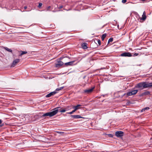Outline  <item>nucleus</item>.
<instances>
[{
	"instance_id": "nucleus-1",
	"label": "nucleus",
	"mask_w": 152,
	"mask_h": 152,
	"mask_svg": "<svg viewBox=\"0 0 152 152\" xmlns=\"http://www.w3.org/2000/svg\"><path fill=\"white\" fill-rule=\"evenodd\" d=\"M58 112V110L56 109L54 110L52 112L47 113L42 115L41 116L39 115V116L40 117H43L46 116H49L50 117H51L54 115H56Z\"/></svg>"
},
{
	"instance_id": "nucleus-2",
	"label": "nucleus",
	"mask_w": 152,
	"mask_h": 152,
	"mask_svg": "<svg viewBox=\"0 0 152 152\" xmlns=\"http://www.w3.org/2000/svg\"><path fill=\"white\" fill-rule=\"evenodd\" d=\"M145 82H142L138 83L135 86L136 88L143 89L146 88Z\"/></svg>"
},
{
	"instance_id": "nucleus-3",
	"label": "nucleus",
	"mask_w": 152,
	"mask_h": 152,
	"mask_svg": "<svg viewBox=\"0 0 152 152\" xmlns=\"http://www.w3.org/2000/svg\"><path fill=\"white\" fill-rule=\"evenodd\" d=\"M138 92V90H135L132 91H131L128 92L126 94V95L127 96H131L135 94Z\"/></svg>"
},
{
	"instance_id": "nucleus-4",
	"label": "nucleus",
	"mask_w": 152,
	"mask_h": 152,
	"mask_svg": "<svg viewBox=\"0 0 152 152\" xmlns=\"http://www.w3.org/2000/svg\"><path fill=\"white\" fill-rule=\"evenodd\" d=\"M124 133L121 131H117L115 133V135L117 137H121L124 135Z\"/></svg>"
},
{
	"instance_id": "nucleus-5",
	"label": "nucleus",
	"mask_w": 152,
	"mask_h": 152,
	"mask_svg": "<svg viewBox=\"0 0 152 152\" xmlns=\"http://www.w3.org/2000/svg\"><path fill=\"white\" fill-rule=\"evenodd\" d=\"M120 56H121L131 57L132 56L131 53L129 52H124L121 54Z\"/></svg>"
},
{
	"instance_id": "nucleus-6",
	"label": "nucleus",
	"mask_w": 152,
	"mask_h": 152,
	"mask_svg": "<svg viewBox=\"0 0 152 152\" xmlns=\"http://www.w3.org/2000/svg\"><path fill=\"white\" fill-rule=\"evenodd\" d=\"M64 64V63L63 62L58 60L57 61V63L55 64V66L56 67H58L63 65Z\"/></svg>"
},
{
	"instance_id": "nucleus-7",
	"label": "nucleus",
	"mask_w": 152,
	"mask_h": 152,
	"mask_svg": "<svg viewBox=\"0 0 152 152\" xmlns=\"http://www.w3.org/2000/svg\"><path fill=\"white\" fill-rule=\"evenodd\" d=\"M56 109L58 110V112L59 111V112L61 113L65 112L66 111L65 108H62L60 107H58L54 109L53 110H56Z\"/></svg>"
},
{
	"instance_id": "nucleus-8",
	"label": "nucleus",
	"mask_w": 152,
	"mask_h": 152,
	"mask_svg": "<svg viewBox=\"0 0 152 152\" xmlns=\"http://www.w3.org/2000/svg\"><path fill=\"white\" fill-rule=\"evenodd\" d=\"M20 59H16L14 60L11 65V66L12 67H14L16 64L19 62Z\"/></svg>"
},
{
	"instance_id": "nucleus-9",
	"label": "nucleus",
	"mask_w": 152,
	"mask_h": 152,
	"mask_svg": "<svg viewBox=\"0 0 152 152\" xmlns=\"http://www.w3.org/2000/svg\"><path fill=\"white\" fill-rule=\"evenodd\" d=\"M94 88L95 87H94L90 89L84 90V92L87 94L90 93L93 91Z\"/></svg>"
},
{
	"instance_id": "nucleus-10",
	"label": "nucleus",
	"mask_w": 152,
	"mask_h": 152,
	"mask_svg": "<svg viewBox=\"0 0 152 152\" xmlns=\"http://www.w3.org/2000/svg\"><path fill=\"white\" fill-rule=\"evenodd\" d=\"M57 93V92L55 91L53 92H52L48 94L46 96V97L48 98L52 96H53L55 94Z\"/></svg>"
},
{
	"instance_id": "nucleus-11",
	"label": "nucleus",
	"mask_w": 152,
	"mask_h": 152,
	"mask_svg": "<svg viewBox=\"0 0 152 152\" xmlns=\"http://www.w3.org/2000/svg\"><path fill=\"white\" fill-rule=\"evenodd\" d=\"M75 62V61H72L69 62L67 63H66L64 64V65L66 66H72L73 65V63Z\"/></svg>"
},
{
	"instance_id": "nucleus-12",
	"label": "nucleus",
	"mask_w": 152,
	"mask_h": 152,
	"mask_svg": "<svg viewBox=\"0 0 152 152\" xmlns=\"http://www.w3.org/2000/svg\"><path fill=\"white\" fill-rule=\"evenodd\" d=\"M146 18V13L145 11H144L143 12V14L142 15V17L140 18V20H145Z\"/></svg>"
},
{
	"instance_id": "nucleus-13",
	"label": "nucleus",
	"mask_w": 152,
	"mask_h": 152,
	"mask_svg": "<svg viewBox=\"0 0 152 152\" xmlns=\"http://www.w3.org/2000/svg\"><path fill=\"white\" fill-rule=\"evenodd\" d=\"M88 44L86 42L83 43L81 45V47L82 48L84 49H86L88 48L87 45Z\"/></svg>"
},
{
	"instance_id": "nucleus-14",
	"label": "nucleus",
	"mask_w": 152,
	"mask_h": 152,
	"mask_svg": "<svg viewBox=\"0 0 152 152\" xmlns=\"http://www.w3.org/2000/svg\"><path fill=\"white\" fill-rule=\"evenodd\" d=\"M81 106V105L80 104H78L76 106L73 105L72 108L74 109L76 111L77 110L80 108V107Z\"/></svg>"
},
{
	"instance_id": "nucleus-15",
	"label": "nucleus",
	"mask_w": 152,
	"mask_h": 152,
	"mask_svg": "<svg viewBox=\"0 0 152 152\" xmlns=\"http://www.w3.org/2000/svg\"><path fill=\"white\" fill-rule=\"evenodd\" d=\"M71 116L74 118H82L81 116L80 115H71Z\"/></svg>"
},
{
	"instance_id": "nucleus-16",
	"label": "nucleus",
	"mask_w": 152,
	"mask_h": 152,
	"mask_svg": "<svg viewBox=\"0 0 152 152\" xmlns=\"http://www.w3.org/2000/svg\"><path fill=\"white\" fill-rule=\"evenodd\" d=\"M73 107V105H69L67 106L65 108V109H66V111L69 110L71 109H72Z\"/></svg>"
},
{
	"instance_id": "nucleus-17",
	"label": "nucleus",
	"mask_w": 152,
	"mask_h": 152,
	"mask_svg": "<svg viewBox=\"0 0 152 152\" xmlns=\"http://www.w3.org/2000/svg\"><path fill=\"white\" fill-rule=\"evenodd\" d=\"M146 88L149 87H151L152 86V83H147L146 82H145Z\"/></svg>"
},
{
	"instance_id": "nucleus-18",
	"label": "nucleus",
	"mask_w": 152,
	"mask_h": 152,
	"mask_svg": "<svg viewBox=\"0 0 152 152\" xmlns=\"http://www.w3.org/2000/svg\"><path fill=\"white\" fill-rule=\"evenodd\" d=\"M150 94V92L148 91H147L146 92H144L142 93V96H144V95H148Z\"/></svg>"
},
{
	"instance_id": "nucleus-19",
	"label": "nucleus",
	"mask_w": 152,
	"mask_h": 152,
	"mask_svg": "<svg viewBox=\"0 0 152 152\" xmlns=\"http://www.w3.org/2000/svg\"><path fill=\"white\" fill-rule=\"evenodd\" d=\"M4 48L5 50H6L7 51L11 52V53H12V50L11 49H9V48H7V47H4Z\"/></svg>"
},
{
	"instance_id": "nucleus-20",
	"label": "nucleus",
	"mask_w": 152,
	"mask_h": 152,
	"mask_svg": "<svg viewBox=\"0 0 152 152\" xmlns=\"http://www.w3.org/2000/svg\"><path fill=\"white\" fill-rule=\"evenodd\" d=\"M20 52H21L20 54L19 55V56H21L22 55L26 54L27 53V52L26 51H20Z\"/></svg>"
},
{
	"instance_id": "nucleus-21",
	"label": "nucleus",
	"mask_w": 152,
	"mask_h": 152,
	"mask_svg": "<svg viewBox=\"0 0 152 152\" xmlns=\"http://www.w3.org/2000/svg\"><path fill=\"white\" fill-rule=\"evenodd\" d=\"M150 109L149 107H146L143 108L141 111V112H142L145 111L146 110H149Z\"/></svg>"
},
{
	"instance_id": "nucleus-22",
	"label": "nucleus",
	"mask_w": 152,
	"mask_h": 152,
	"mask_svg": "<svg viewBox=\"0 0 152 152\" xmlns=\"http://www.w3.org/2000/svg\"><path fill=\"white\" fill-rule=\"evenodd\" d=\"M106 36V34H104L102 35V37H101V39L102 41H103L104 40V39L105 38Z\"/></svg>"
},
{
	"instance_id": "nucleus-23",
	"label": "nucleus",
	"mask_w": 152,
	"mask_h": 152,
	"mask_svg": "<svg viewBox=\"0 0 152 152\" xmlns=\"http://www.w3.org/2000/svg\"><path fill=\"white\" fill-rule=\"evenodd\" d=\"M76 111L75 110V109H74V110H73L72 111L70 112H68L67 113L68 114H72L74 112H75Z\"/></svg>"
},
{
	"instance_id": "nucleus-24",
	"label": "nucleus",
	"mask_w": 152,
	"mask_h": 152,
	"mask_svg": "<svg viewBox=\"0 0 152 152\" xmlns=\"http://www.w3.org/2000/svg\"><path fill=\"white\" fill-rule=\"evenodd\" d=\"M113 38L111 37L108 40V43H109L110 42H111L113 41Z\"/></svg>"
},
{
	"instance_id": "nucleus-25",
	"label": "nucleus",
	"mask_w": 152,
	"mask_h": 152,
	"mask_svg": "<svg viewBox=\"0 0 152 152\" xmlns=\"http://www.w3.org/2000/svg\"><path fill=\"white\" fill-rule=\"evenodd\" d=\"M64 88V87H61L60 88H58L56 89V91H60L62 89H63Z\"/></svg>"
},
{
	"instance_id": "nucleus-26",
	"label": "nucleus",
	"mask_w": 152,
	"mask_h": 152,
	"mask_svg": "<svg viewBox=\"0 0 152 152\" xmlns=\"http://www.w3.org/2000/svg\"><path fill=\"white\" fill-rule=\"evenodd\" d=\"M42 3H39L38 6V7L39 8H40L42 6Z\"/></svg>"
},
{
	"instance_id": "nucleus-27",
	"label": "nucleus",
	"mask_w": 152,
	"mask_h": 152,
	"mask_svg": "<svg viewBox=\"0 0 152 152\" xmlns=\"http://www.w3.org/2000/svg\"><path fill=\"white\" fill-rule=\"evenodd\" d=\"M51 7L50 6H49L48 7L46 8V11H48L49 10V9H50Z\"/></svg>"
},
{
	"instance_id": "nucleus-28",
	"label": "nucleus",
	"mask_w": 152,
	"mask_h": 152,
	"mask_svg": "<svg viewBox=\"0 0 152 152\" xmlns=\"http://www.w3.org/2000/svg\"><path fill=\"white\" fill-rule=\"evenodd\" d=\"M97 42L99 45H101V41L99 39L97 40Z\"/></svg>"
},
{
	"instance_id": "nucleus-29",
	"label": "nucleus",
	"mask_w": 152,
	"mask_h": 152,
	"mask_svg": "<svg viewBox=\"0 0 152 152\" xmlns=\"http://www.w3.org/2000/svg\"><path fill=\"white\" fill-rule=\"evenodd\" d=\"M56 132L57 133H58L59 134H63V133H64L63 132H58V131H57Z\"/></svg>"
},
{
	"instance_id": "nucleus-30",
	"label": "nucleus",
	"mask_w": 152,
	"mask_h": 152,
	"mask_svg": "<svg viewBox=\"0 0 152 152\" xmlns=\"http://www.w3.org/2000/svg\"><path fill=\"white\" fill-rule=\"evenodd\" d=\"M127 1L126 0H122V2L123 3H125Z\"/></svg>"
},
{
	"instance_id": "nucleus-31",
	"label": "nucleus",
	"mask_w": 152,
	"mask_h": 152,
	"mask_svg": "<svg viewBox=\"0 0 152 152\" xmlns=\"http://www.w3.org/2000/svg\"><path fill=\"white\" fill-rule=\"evenodd\" d=\"M138 55V53H134V56H137Z\"/></svg>"
},
{
	"instance_id": "nucleus-32",
	"label": "nucleus",
	"mask_w": 152,
	"mask_h": 152,
	"mask_svg": "<svg viewBox=\"0 0 152 152\" xmlns=\"http://www.w3.org/2000/svg\"><path fill=\"white\" fill-rule=\"evenodd\" d=\"M63 7V6L62 5H61V6H59V7H58V8L59 9H61Z\"/></svg>"
},
{
	"instance_id": "nucleus-33",
	"label": "nucleus",
	"mask_w": 152,
	"mask_h": 152,
	"mask_svg": "<svg viewBox=\"0 0 152 152\" xmlns=\"http://www.w3.org/2000/svg\"><path fill=\"white\" fill-rule=\"evenodd\" d=\"M109 137H113V135L111 134H109Z\"/></svg>"
},
{
	"instance_id": "nucleus-34",
	"label": "nucleus",
	"mask_w": 152,
	"mask_h": 152,
	"mask_svg": "<svg viewBox=\"0 0 152 152\" xmlns=\"http://www.w3.org/2000/svg\"><path fill=\"white\" fill-rule=\"evenodd\" d=\"M27 7L26 6H25L24 7V10H26L27 8Z\"/></svg>"
},
{
	"instance_id": "nucleus-35",
	"label": "nucleus",
	"mask_w": 152,
	"mask_h": 152,
	"mask_svg": "<svg viewBox=\"0 0 152 152\" xmlns=\"http://www.w3.org/2000/svg\"><path fill=\"white\" fill-rule=\"evenodd\" d=\"M2 121L1 119H0V124H1L2 123Z\"/></svg>"
},
{
	"instance_id": "nucleus-36",
	"label": "nucleus",
	"mask_w": 152,
	"mask_h": 152,
	"mask_svg": "<svg viewBox=\"0 0 152 152\" xmlns=\"http://www.w3.org/2000/svg\"><path fill=\"white\" fill-rule=\"evenodd\" d=\"M85 56H83V57L81 58V59L80 60H80H81L82 59V58H84V57H85Z\"/></svg>"
},
{
	"instance_id": "nucleus-37",
	"label": "nucleus",
	"mask_w": 152,
	"mask_h": 152,
	"mask_svg": "<svg viewBox=\"0 0 152 152\" xmlns=\"http://www.w3.org/2000/svg\"><path fill=\"white\" fill-rule=\"evenodd\" d=\"M52 11H53V12H56V11H54V10H53Z\"/></svg>"
},
{
	"instance_id": "nucleus-38",
	"label": "nucleus",
	"mask_w": 152,
	"mask_h": 152,
	"mask_svg": "<svg viewBox=\"0 0 152 152\" xmlns=\"http://www.w3.org/2000/svg\"><path fill=\"white\" fill-rule=\"evenodd\" d=\"M20 10L22 12H23L24 11H22Z\"/></svg>"
},
{
	"instance_id": "nucleus-39",
	"label": "nucleus",
	"mask_w": 152,
	"mask_h": 152,
	"mask_svg": "<svg viewBox=\"0 0 152 152\" xmlns=\"http://www.w3.org/2000/svg\"><path fill=\"white\" fill-rule=\"evenodd\" d=\"M60 59H62V58H60Z\"/></svg>"
}]
</instances>
